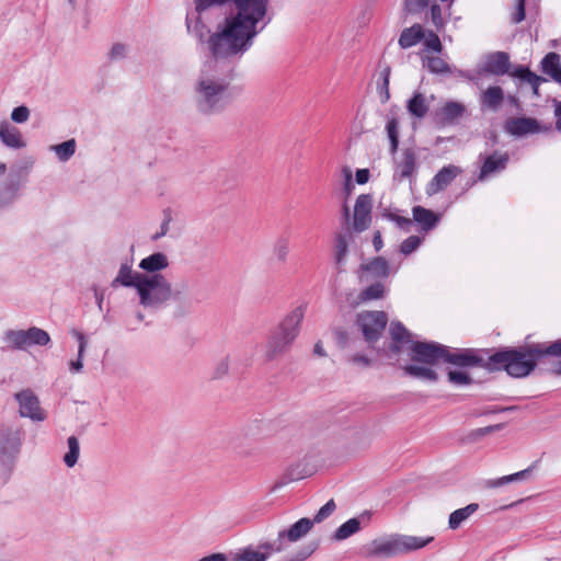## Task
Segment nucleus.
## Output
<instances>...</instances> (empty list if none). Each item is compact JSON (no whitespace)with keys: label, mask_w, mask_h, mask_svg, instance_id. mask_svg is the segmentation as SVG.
<instances>
[{"label":"nucleus","mask_w":561,"mask_h":561,"mask_svg":"<svg viewBox=\"0 0 561 561\" xmlns=\"http://www.w3.org/2000/svg\"><path fill=\"white\" fill-rule=\"evenodd\" d=\"M226 3H230L233 11L209 36L208 49L216 56L244 55L252 47L254 38L271 22L270 0H194L198 14Z\"/></svg>","instance_id":"1"},{"label":"nucleus","mask_w":561,"mask_h":561,"mask_svg":"<svg viewBox=\"0 0 561 561\" xmlns=\"http://www.w3.org/2000/svg\"><path fill=\"white\" fill-rule=\"evenodd\" d=\"M112 286L134 288L139 305L146 310L158 311L172 302L174 312L183 316L191 312L194 307L187 282L172 284L162 274H144L134 271L128 262L121 264Z\"/></svg>","instance_id":"2"},{"label":"nucleus","mask_w":561,"mask_h":561,"mask_svg":"<svg viewBox=\"0 0 561 561\" xmlns=\"http://www.w3.org/2000/svg\"><path fill=\"white\" fill-rule=\"evenodd\" d=\"M392 343L389 351L393 355H399L402 351H408L411 362L435 366L443 363H450L460 367L473 366L479 359L470 352L450 353L449 350L435 342L414 341L402 323L391 322L389 328Z\"/></svg>","instance_id":"3"},{"label":"nucleus","mask_w":561,"mask_h":561,"mask_svg":"<svg viewBox=\"0 0 561 561\" xmlns=\"http://www.w3.org/2000/svg\"><path fill=\"white\" fill-rule=\"evenodd\" d=\"M213 58L207 60L199 72L194 85L195 102L198 111L204 114H214L226 105V95L229 79L219 71L220 59H240V56H216L209 49Z\"/></svg>","instance_id":"4"},{"label":"nucleus","mask_w":561,"mask_h":561,"mask_svg":"<svg viewBox=\"0 0 561 561\" xmlns=\"http://www.w3.org/2000/svg\"><path fill=\"white\" fill-rule=\"evenodd\" d=\"M548 345L536 344L528 347L505 350L490 357L492 364L504 368L510 376L522 378L529 375L536 367L537 359L548 353Z\"/></svg>","instance_id":"5"},{"label":"nucleus","mask_w":561,"mask_h":561,"mask_svg":"<svg viewBox=\"0 0 561 561\" xmlns=\"http://www.w3.org/2000/svg\"><path fill=\"white\" fill-rule=\"evenodd\" d=\"M305 312L304 305L294 308L275 328L265 346V355L268 359H274L289 350L299 334Z\"/></svg>","instance_id":"6"},{"label":"nucleus","mask_w":561,"mask_h":561,"mask_svg":"<svg viewBox=\"0 0 561 561\" xmlns=\"http://www.w3.org/2000/svg\"><path fill=\"white\" fill-rule=\"evenodd\" d=\"M433 537H416L408 535H393L388 538L374 540L367 551L369 557H394L419 550L433 541Z\"/></svg>","instance_id":"7"},{"label":"nucleus","mask_w":561,"mask_h":561,"mask_svg":"<svg viewBox=\"0 0 561 561\" xmlns=\"http://www.w3.org/2000/svg\"><path fill=\"white\" fill-rule=\"evenodd\" d=\"M21 447V433L8 425L0 426V465L9 466L18 457Z\"/></svg>","instance_id":"8"},{"label":"nucleus","mask_w":561,"mask_h":561,"mask_svg":"<svg viewBox=\"0 0 561 561\" xmlns=\"http://www.w3.org/2000/svg\"><path fill=\"white\" fill-rule=\"evenodd\" d=\"M388 318L383 311H364L358 314L357 323L368 343L376 342L386 328Z\"/></svg>","instance_id":"9"},{"label":"nucleus","mask_w":561,"mask_h":561,"mask_svg":"<svg viewBox=\"0 0 561 561\" xmlns=\"http://www.w3.org/2000/svg\"><path fill=\"white\" fill-rule=\"evenodd\" d=\"M284 549L282 543L264 541L256 549L253 547L240 549L233 554L232 561H266L273 553L282 552Z\"/></svg>","instance_id":"10"},{"label":"nucleus","mask_w":561,"mask_h":561,"mask_svg":"<svg viewBox=\"0 0 561 561\" xmlns=\"http://www.w3.org/2000/svg\"><path fill=\"white\" fill-rule=\"evenodd\" d=\"M24 183L25 175L21 171L10 173L0 185V206H7L18 199Z\"/></svg>","instance_id":"11"},{"label":"nucleus","mask_w":561,"mask_h":561,"mask_svg":"<svg viewBox=\"0 0 561 561\" xmlns=\"http://www.w3.org/2000/svg\"><path fill=\"white\" fill-rule=\"evenodd\" d=\"M373 201L369 195L362 194L357 197L354 206L353 229L357 232L366 230L371 221Z\"/></svg>","instance_id":"12"},{"label":"nucleus","mask_w":561,"mask_h":561,"mask_svg":"<svg viewBox=\"0 0 561 561\" xmlns=\"http://www.w3.org/2000/svg\"><path fill=\"white\" fill-rule=\"evenodd\" d=\"M480 159L482 160V165L478 175V181L482 182L502 172L506 168L510 157L506 152H494L484 158L480 156Z\"/></svg>","instance_id":"13"},{"label":"nucleus","mask_w":561,"mask_h":561,"mask_svg":"<svg viewBox=\"0 0 561 561\" xmlns=\"http://www.w3.org/2000/svg\"><path fill=\"white\" fill-rule=\"evenodd\" d=\"M461 169L454 164L442 168L426 186V194L432 196L445 190L459 174Z\"/></svg>","instance_id":"14"},{"label":"nucleus","mask_w":561,"mask_h":561,"mask_svg":"<svg viewBox=\"0 0 561 561\" xmlns=\"http://www.w3.org/2000/svg\"><path fill=\"white\" fill-rule=\"evenodd\" d=\"M505 130L516 137L543 131L538 121L531 117L510 118L505 123Z\"/></svg>","instance_id":"15"},{"label":"nucleus","mask_w":561,"mask_h":561,"mask_svg":"<svg viewBox=\"0 0 561 561\" xmlns=\"http://www.w3.org/2000/svg\"><path fill=\"white\" fill-rule=\"evenodd\" d=\"M314 520L304 517L294 523L288 529L278 531L276 543H282L284 547V540L289 542H297L302 539L313 527Z\"/></svg>","instance_id":"16"},{"label":"nucleus","mask_w":561,"mask_h":561,"mask_svg":"<svg viewBox=\"0 0 561 561\" xmlns=\"http://www.w3.org/2000/svg\"><path fill=\"white\" fill-rule=\"evenodd\" d=\"M3 342L13 348L26 350L35 344V328L28 330H9L3 335Z\"/></svg>","instance_id":"17"},{"label":"nucleus","mask_w":561,"mask_h":561,"mask_svg":"<svg viewBox=\"0 0 561 561\" xmlns=\"http://www.w3.org/2000/svg\"><path fill=\"white\" fill-rule=\"evenodd\" d=\"M254 436V432L252 430V426H248L247 428H243L242 433L239 435H236L231 442L230 446L231 449L241 457H248L255 453L256 447L254 445V442L252 437Z\"/></svg>","instance_id":"18"},{"label":"nucleus","mask_w":561,"mask_h":561,"mask_svg":"<svg viewBox=\"0 0 561 561\" xmlns=\"http://www.w3.org/2000/svg\"><path fill=\"white\" fill-rule=\"evenodd\" d=\"M170 265L167 254L163 252H154L144 257L138 267L144 274H161L160 272L168 268Z\"/></svg>","instance_id":"19"},{"label":"nucleus","mask_w":561,"mask_h":561,"mask_svg":"<svg viewBox=\"0 0 561 561\" xmlns=\"http://www.w3.org/2000/svg\"><path fill=\"white\" fill-rule=\"evenodd\" d=\"M0 140L8 147L20 149L25 146V140L20 129L8 121L0 123Z\"/></svg>","instance_id":"20"},{"label":"nucleus","mask_w":561,"mask_h":561,"mask_svg":"<svg viewBox=\"0 0 561 561\" xmlns=\"http://www.w3.org/2000/svg\"><path fill=\"white\" fill-rule=\"evenodd\" d=\"M510 59L507 54L497 51L489 55L482 65L484 72L502 76L508 71Z\"/></svg>","instance_id":"21"},{"label":"nucleus","mask_w":561,"mask_h":561,"mask_svg":"<svg viewBox=\"0 0 561 561\" xmlns=\"http://www.w3.org/2000/svg\"><path fill=\"white\" fill-rule=\"evenodd\" d=\"M402 369L404 371V375L415 379L430 382H434L437 380V374L433 369L432 365L412 362L411 364L404 365Z\"/></svg>","instance_id":"22"},{"label":"nucleus","mask_w":561,"mask_h":561,"mask_svg":"<svg viewBox=\"0 0 561 561\" xmlns=\"http://www.w3.org/2000/svg\"><path fill=\"white\" fill-rule=\"evenodd\" d=\"M504 100V92L501 87L493 85L485 89L480 95L482 108L496 112Z\"/></svg>","instance_id":"23"},{"label":"nucleus","mask_w":561,"mask_h":561,"mask_svg":"<svg viewBox=\"0 0 561 561\" xmlns=\"http://www.w3.org/2000/svg\"><path fill=\"white\" fill-rule=\"evenodd\" d=\"M359 277L364 278V273L369 274L375 278H385L389 275L390 268L388 261L381 256L375 257L366 264H363L359 268Z\"/></svg>","instance_id":"24"},{"label":"nucleus","mask_w":561,"mask_h":561,"mask_svg":"<svg viewBox=\"0 0 561 561\" xmlns=\"http://www.w3.org/2000/svg\"><path fill=\"white\" fill-rule=\"evenodd\" d=\"M412 215L413 220L416 221L424 231H430L435 228L440 219L439 215L422 206L413 207Z\"/></svg>","instance_id":"25"},{"label":"nucleus","mask_w":561,"mask_h":561,"mask_svg":"<svg viewBox=\"0 0 561 561\" xmlns=\"http://www.w3.org/2000/svg\"><path fill=\"white\" fill-rule=\"evenodd\" d=\"M15 400L19 403V414L21 417L35 420V396L31 389L22 390L15 393Z\"/></svg>","instance_id":"26"},{"label":"nucleus","mask_w":561,"mask_h":561,"mask_svg":"<svg viewBox=\"0 0 561 561\" xmlns=\"http://www.w3.org/2000/svg\"><path fill=\"white\" fill-rule=\"evenodd\" d=\"M407 110L411 116L424 118L430 110V101L423 93L415 92L407 102Z\"/></svg>","instance_id":"27"},{"label":"nucleus","mask_w":561,"mask_h":561,"mask_svg":"<svg viewBox=\"0 0 561 561\" xmlns=\"http://www.w3.org/2000/svg\"><path fill=\"white\" fill-rule=\"evenodd\" d=\"M478 510L479 504L470 503L465 507L454 511L448 518L449 529L456 530L461 527V525L466 523Z\"/></svg>","instance_id":"28"},{"label":"nucleus","mask_w":561,"mask_h":561,"mask_svg":"<svg viewBox=\"0 0 561 561\" xmlns=\"http://www.w3.org/2000/svg\"><path fill=\"white\" fill-rule=\"evenodd\" d=\"M542 72L561 84V61L556 53L547 54L541 61Z\"/></svg>","instance_id":"29"},{"label":"nucleus","mask_w":561,"mask_h":561,"mask_svg":"<svg viewBox=\"0 0 561 561\" xmlns=\"http://www.w3.org/2000/svg\"><path fill=\"white\" fill-rule=\"evenodd\" d=\"M424 37L425 33L423 27L420 24H414L401 32L399 45L401 48L407 49L416 45Z\"/></svg>","instance_id":"30"},{"label":"nucleus","mask_w":561,"mask_h":561,"mask_svg":"<svg viewBox=\"0 0 561 561\" xmlns=\"http://www.w3.org/2000/svg\"><path fill=\"white\" fill-rule=\"evenodd\" d=\"M512 75L513 77L519 79L522 82L529 84L533 90V93L537 96L539 95L538 90L540 83L546 81L545 78L537 76L536 73L531 72L528 68L523 66L515 68Z\"/></svg>","instance_id":"31"},{"label":"nucleus","mask_w":561,"mask_h":561,"mask_svg":"<svg viewBox=\"0 0 561 561\" xmlns=\"http://www.w3.org/2000/svg\"><path fill=\"white\" fill-rule=\"evenodd\" d=\"M351 233H339L334 241V261L341 267L345 264L351 242Z\"/></svg>","instance_id":"32"},{"label":"nucleus","mask_w":561,"mask_h":561,"mask_svg":"<svg viewBox=\"0 0 561 561\" xmlns=\"http://www.w3.org/2000/svg\"><path fill=\"white\" fill-rule=\"evenodd\" d=\"M416 170V154L413 149H405L402 159L398 163L397 172L400 178L405 179L413 175Z\"/></svg>","instance_id":"33"},{"label":"nucleus","mask_w":561,"mask_h":561,"mask_svg":"<svg viewBox=\"0 0 561 561\" xmlns=\"http://www.w3.org/2000/svg\"><path fill=\"white\" fill-rule=\"evenodd\" d=\"M77 141L75 138L68 139L64 142L51 145L49 150L54 152L57 159L61 162L68 161L76 152Z\"/></svg>","instance_id":"34"},{"label":"nucleus","mask_w":561,"mask_h":561,"mask_svg":"<svg viewBox=\"0 0 561 561\" xmlns=\"http://www.w3.org/2000/svg\"><path fill=\"white\" fill-rule=\"evenodd\" d=\"M530 473V469H525L508 476H504L497 479H489L484 481V488L496 489L507 483L517 482L526 479Z\"/></svg>","instance_id":"35"},{"label":"nucleus","mask_w":561,"mask_h":561,"mask_svg":"<svg viewBox=\"0 0 561 561\" xmlns=\"http://www.w3.org/2000/svg\"><path fill=\"white\" fill-rule=\"evenodd\" d=\"M68 451L64 456V462L68 468L76 466L80 455V445L76 436H70L67 439Z\"/></svg>","instance_id":"36"},{"label":"nucleus","mask_w":561,"mask_h":561,"mask_svg":"<svg viewBox=\"0 0 561 561\" xmlns=\"http://www.w3.org/2000/svg\"><path fill=\"white\" fill-rule=\"evenodd\" d=\"M360 529V523L357 518H351L342 524L334 533L335 540H344Z\"/></svg>","instance_id":"37"},{"label":"nucleus","mask_w":561,"mask_h":561,"mask_svg":"<svg viewBox=\"0 0 561 561\" xmlns=\"http://www.w3.org/2000/svg\"><path fill=\"white\" fill-rule=\"evenodd\" d=\"M424 64L427 69L433 73H449L450 67L449 65L439 56H427L424 59Z\"/></svg>","instance_id":"38"},{"label":"nucleus","mask_w":561,"mask_h":561,"mask_svg":"<svg viewBox=\"0 0 561 561\" xmlns=\"http://www.w3.org/2000/svg\"><path fill=\"white\" fill-rule=\"evenodd\" d=\"M466 107L463 104L455 101L445 103L442 113L447 121H455L463 115Z\"/></svg>","instance_id":"39"},{"label":"nucleus","mask_w":561,"mask_h":561,"mask_svg":"<svg viewBox=\"0 0 561 561\" xmlns=\"http://www.w3.org/2000/svg\"><path fill=\"white\" fill-rule=\"evenodd\" d=\"M385 294V286L381 283H375L364 289L358 299L360 302L382 298Z\"/></svg>","instance_id":"40"},{"label":"nucleus","mask_w":561,"mask_h":561,"mask_svg":"<svg viewBox=\"0 0 561 561\" xmlns=\"http://www.w3.org/2000/svg\"><path fill=\"white\" fill-rule=\"evenodd\" d=\"M386 130L391 144V152H396L399 145V123L398 119L392 117L387 122Z\"/></svg>","instance_id":"41"},{"label":"nucleus","mask_w":561,"mask_h":561,"mask_svg":"<svg viewBox=\"0 0 561 561\" xmlns=\"http://www.w3.org/2000/svg\"><path fill=\"white\" fill-rule=\"evenodd\" d=\"M289 253V243L286 238H278L273 244V254L280 263L286 262Z\"/></svg>","instance_id":"42"},{"label":"nucleus","mask_w":561,"mask_h":561,"mask_svg":"<svg viewBox=\"0 0 561 561\" xmlns=\"http://www.w3.org/2000/svg\"><path fill=\"white\" fill-rule=\"evenodd\" d=\"M422 239L417 236H411L407 238L400 247V251L404 255H409L414 252L421 244Z\"/></svg>","instance_id":"43"},{"label":"nucleus","mask_w":561,"mask_h":561,"mask_svg":"<svg viewBox=\"0 0 561 561\" xmlns=\"http://www.w3.org/2000/svg\"><path fill=\"white\" fill-rule=\"evenodd\" d=\"M335 502L333 500L328 501L314 515V517L311 520H314L316 523H321L327 517H329L334 511H335Z\"/></svg>","instance_id":"44"},{"label":"nucleus","mask_w":561,"mask_h":561,"mask_svg":"<svg viewBox=\"0 0 561 561\" xmlns=\"http://www.w3.org/2000/svg\"><path fill=\"white\" fill-rule=\"evenodd\" d=\"M389 77L390 68L386 67L383 70L380 71V78L382 79V84L380 85V98L382 102H387L390 98Z\"/></svg>","instance_id":"45"},{"label":"nucleus","mask_w":561,"mask_h":561,"mask_svg":"<svg viewBox=\"0 0 561 561\" xmlns=\"http://www.w3.org/2000/svg\"><path fill=\"white\" fill-rule=\"evenodd\" d=\"M30 115H31V111L28 110V107L22 105V106L15 107L12 111L11 119L16 124H23L30 118Z\"/></svg>","instance_id":"46"},{"label":"nucleus","mask_w":561,"mask_h":561,"mask_svg":"<svg viewBox=\"0 0 561 561\" xmlns=\"http://www.w3.org/2000/svg\"><path fill=\"white\" fill-rule=\"evenodd\" d=\"M448 379L450 382L457 386H463L470 382V377L461 370H450L448 373Z\"/></svg>","instance_id":"47"},{"label":"nucleus","mask_w":561,"mask_h":561,"mask_svg":"<svg viewBox=\"0 0 561 561\" xmlns=\"http://www.w3.org/2000/svg\"><path fill=\"white\" fill-rule=\"evenodd\" d=\"M431 21L435 27L439 31L444 26V19L442 14V8L438 4H432L430 9Z\"/></svg>","instance_id":"48"},{"label":"nucleus","mask_w":561,"mask_h":561,"mask_svg":"<svg viewBox=\"0 0 561 561\" xmlns=\"http://www.w3.org/2000/svg\"><path fill=\"white\" fill-rule=\"evenodd\" d=\"M424 45L427 49H432L436 53H440L442 50L440 39L438 35L433 32H428L427 36L425 37Z\"/></svg>","instance_id":"49"},{"label":"nucleus","mask_w":561,"mask_h":561,"mask_svg":"<svg viewBox=\"0 0 561 561\" xmlns=\"http://www.w3.org/2000/svg\"><path fill=\"white\" fill-rule=\"evenodd\" d=\"M185 24H186V30L190 34H195V35L202 36V28L204 25L199 18H196L195 23H193L190 13H187Z\"/></svg>","instance_id":"50"},{"label":"nucleus","mask_w":561,"mask_h":561,"mask_svg":"<svg viewBox=\"0 0 561 561\" xmlns=\"http://www.w3.org/2000/svg\"><path fill=\"white\" fill-rule=\"evenodd\" d=\"M71 335L77 340L78 342V353L80 356H84V353H85V350H87V345H88V341L85 339V335L77 330V329H73L71 330Z\"/></svg>","instance_id":"51"},{"label":"nucleus","mask_w":561,"mask_h":561,"mask_svg":"<svg viewBox=\"0 0 561 561\" xmlns=\"http://www.w3.org/2000/svg\"><path fill=\"white\" fill-rule=\"evenodd\" d=\"M430 0H405L404 8L408 12H417L428 5Z\"/></svg>","instance_id":"52"},{"label":"nucleus","mask_w":561,"mask_h":561,"mask_svg":"<svg viewBox=\"0 0 561 561\" xmlns=\"http://www.w3.org/2000/svg\"><path fill=\"white\" fill-rule=\"evenodd\" d=\"M126 51H127L126 45H124V44H115L111 48V53H110L111 54V58H113V59H121V58L125 57Z\"/></svg>","instance_id":"53"},{"label":"nucleus","mask_w":561,"mask_h":561,"mask_svg":"<svg viewBox=\"0 0 561 561\" xmlns=\"http://www.w3.org/2000/svg\"><path fill=\"white\" fill-rule=\"evenodd\" d=\"M525 19V0H517L516 12L513 15V22L519 23Z\"/></svg>","instance_id":"54"},{"label":"nucleus","mask_w":561,"mask_h":561,"mask_svg":"<svg viewBox=\"0 0 561 561\" xmlns=\"http://www.w3.org/2000/svg\"><path fill=\"white\" fill-rule=\"evenodd\" d=\"M350 362L353 364V365H356V366H359V367H368L371 363V360L365 356V355H353L351 358H350Z\"/></svg>","instance_id":"55"},{"label":"nucleus","mask_w":561,"mask_h":561,"mask_svg":"<svg viewBox=\"0 0 561 561\" xmlns=\"http://www.w3.org/2000/svg\"><path fill=\"white\" fill-rule=\"evenodd\" d=\"M82 368H83V356H80L78 354V358L77 359L70 360V363H69V370L72 374H78V373H81Z\"/></svg>","instance_id":"56"},{"label":"nucleus","mask_w":561,"mask_h":561,"mask_svg":"<svg viewBox=\"0 0 561 561\" xmlns=\"http://www.w3.org/2000/svg\"><path fill=\"white\" fill-rule=\"evenodd\" d=\"M369 180V171L368 169H359L356 171V182L358 184H366Z\"/></svg>","instance_id":"57"},{"label":"nucleus","mask_w":561,"mask_h":561,"mask_svg":"<svg viewBox=\"0 0 561 561\" xmlns=\"http://www.w3.org/2000/svg\"><path fill=\"white\" fill-rule=\"evenodd\" d=\"M554 103V115H556V128L561 133V101H553Z\"/></svg>","instance_id":"58"},{"label":"nucleus","mask_w":561,"mask_h":561,"mask_svg":"<svg viewBox=\"0 0 561 561\" xmlns=\"http://www.w3.org/2000/svg\"><path fill=\"white\" fill-rule=\"evenodd\" d=\"M50 342L48 333L44 330L37 329V345H47Z\"/></svg>","instance_id":"59"},{"label":"nucleus","mask_w":561,"mask_h":561,"mask_svg":"<svg viewBox=\"0 0 561 561\" xmlns=\"http://www.w3.org/2000/svg\"><path fill=\"white\" fill-rule=\"evenodd\" d=\"M548 353L553 354L554 356H561V340H558L548 345Z\"/></svg>","instance_id":"60"},{"label":"nucleus","mask_w":561,"mask_h":561,"mask_svg":"<svg viewBox=\"0 0 561 561\" xmlns=\"http://www.w3.org/2000/svg\"><path fill=\"white\" fill-rule=\"evenodd\" d=\"M393 219L397 222V225L401 228H405L407 226H410L412 222L409 218H404V217H400V216H394Z\"/></svg>","instance_id":"61"},{"label":"nucleus","mask_w":561,"mask_h":561,"mask_svg":"<svg viewBox=\"0 0 561 561\" xmlns=\"http://www.w3.org/2000/svg\"><path fill=\"white\" fill-rule=\"evenodd\" d=\"M373 244L376 251H379L382 248V239L379 231H377L373 239Z\"/></svg>","instance_id":"62"},{"label":"nucleus","mask_w":561,"mask_h":561,"mask_svg":"<svg viewBox=\"0 0 561 561\" xmlns=\"http://www.w3.org/2000/svg\"><path fill=\"white\" fill-rule=\"evenodd\" d=\"M342 175H343L344 182L353 181V172L350 167H344L342 169Z\"/></svg>","instance_id":"63"},{"label":"nucleus","mask_w":561,"mask_h":561,"mask_svg":"<svg viewBox=\"0 0 561 561\" xmlns=\"http://www.w3.org/2000/svg\"><path fill=\"white\" fill-rule=\"evenodd\" d=\"M228 368H229L228 362L226 359L221 360L217 368V375L218 376L225 375L228 371Z\"/></svg>","instance_id":"64"}]
</instances>
